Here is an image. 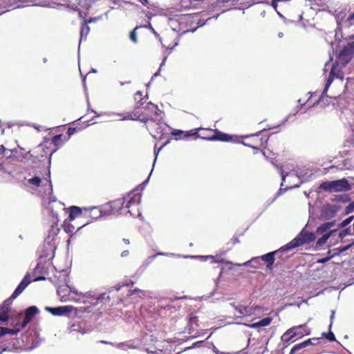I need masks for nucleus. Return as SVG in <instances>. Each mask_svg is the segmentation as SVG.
Returning <instances> with one entry per match:
<instances>
[{"mask_svg": "<svg viewBox=\"0 0 354 354\" xmlns=\"http://www.w3.org/2000/svg\"><path fill=\"white\" fill-rule=\"evenodd\" d=\"M138 203L134 198H131L124 205V198H120L112 201L103 205V211L108 215H119L129 213L131 215H135L131 207L135 206L137 207Z\"/></svg>", "mask_w": 354, "mask_h": 354, "instance_id": "obj_1", "label": "nucleus"}, {"mask_svg": "<svg viewBox=\"0 0 354 354\" xmlns=\"http://www.w3.org/2000/svg\"><path fill=\"white\" fill-rule=\"evenodd\" d=\"M31 279L30 274L27 273L12 295L6 299L0 306V322H5L8 320V313L10 311V305L14 299L21 295L25 288L30 283Z\"/></svg>", "mask_w": 354, "mask_h": 354, "instance_id": "obj_2", "label": "nucleus"}, {"mask_svg": "<svg viewBox=\"0 0 354 354\" xmlns=\"http://www.w3.org/2000/svg\"><path fill=\"white\" fill-rule=\"evenodd\" d=\"M342 45L337 51L336 64L342 66L347 65L354 57V36L348 38H342Z\"/></svg>", "mask_w": 354, "mask_h": 354, "instance_id": "obj_3", "label": "nucleus"}, {"mask_svg": "<svg viewBox=\"0 0 354 354\" xmlns=\"http://www.w3.org/2000/svg\"><path fill=\"white\" fill-rule=\"evenodd\" d=\"M158 108L157 105L148 102L144 107V112L142 113L131 112L124 117V120H139L143 123H147L150 120H153L158 115Z\"/></svg>", "mask_w": 354, "mask_h": 354, "instance_id": "obj_4", "label": "nucleus"}, {"mask_svg": "<svg viewBox=\"0 0 354 354\" xmlns=\"http://www.w3.org/2000/svg\"><path fill=\"white\" fill-rule=\"evenodd\" d=\"M316 239V234L315 232H310L302 230L299 234L290 241L288 243L280 248L281 251H288L301 246L306 243H310L314 241Z\"/></svg>", "mask_w": 354, "mask_h": 354, "instance_id": "obj_5", "label": "nucleus"}, {"mask_svg": "<svg viewBox=\"0 0 354 354\" xmlns=\"http://www.w3.org/2000/svg\"><path fill=\"white\" fill-rule=\"evenodd\" d=\"M264 131H259L257 133L250 136H245L244 138H251L252 139L250 142H243V145L255 149L257 151L256 153L260 151L265 155V153L260 149L261 147L265 148L268 142V136L261 133Z\"/></svg>", "mask_w": 354, "mask_h": 354, "instance_id": "obj_6", "label": "nucleus"}, {"mask_svg": "<svg viewBox=\"0 0 354 354\" xmlns=\"http://www.w3.org/2000/svg\"><path fill=\"white\" fill-rule=\"evenodd\" d=\"M311 333L310 328L307 324L295 326L288 329L282 336L284 342H288L294 337L301 338L306 335H309Z\"/></svg>", "mask_w": 354, "mask_h": 354, "instance_id": "obj_7", "label": "nucleus"}, {"mask_svg": "<svg viewBox=\"0 0 354 354\" xmlns=\"http://www.w3.org/2000/svg\"><path fill=\"white\" fill-rule=\"evenodd\" d=\"M104 294L97 296L92 295L91 293L82 295L80 300L84 304V306L81 307V311L91 313L93 308L104 299Z\"/></svg>", "mask_w": 354, "mask_h": 354, "instance_id": "obj_8", "label": "nucleus"}, {"mask_svg": "<svg viewBox=\"0 0 354 354\" xmlns=\"http://www.w3.org/2000/svg\"><path fill=\"white\" fill-rule=\"evenodd\" d=\"M48 208L50 210L52 217L56 219L57 221H60L62 216H65L68 213V208H66L63 203L56 200L49 202Z\"/></svg>", "mask_w": 354, "mask_h": 354, "instance_id": "obj_9", "label": "nucleus"}, {"mask_svg": "<svg viewBox=\"0 0 354 354\" xmlns=\"http://www.w3.org/2000/svg\"><path fill=\"white\" fill-rule=\"evenodd\" d=\"M214 129H194L189 131L185 134V137L194 136L195 138H201L203 140H210Z\"/></svg>", "mask_w": 354, "mask_h": 354, "instance_id": "obj_10", "label": "nucleus"}, {"mask_svg": "<svg viewBox=\"0 0 354 354\" xmlns=\"http://www.w3.org/2000/svg\"><path fill=\"white\" fill-rule=\"evenodd\" d=\"M340 209L339 206L327 203L324 205L320 211V218L323 220H329L335 216Z\"/></svg>", "mask_w": 354, "mask_h": 354, "instance_id": "obj_11", "label": "nucleus"}, {"mask_svg": "<svg viewBox=\"0 0 354 354\" xmlns=\"http://www.w3.org/2000/svg\"><path fill=\"white\" fill-rule=\"evenodd\" d=\"M279 250H276L274 252H268L261 257H254L251 259L250 261L255 262L259 261V259H261L262 261H265L267 263L266 268L268 269H272L275 261L274 255L277 254Z\"/></svg>", "mask_w": 354, "mask_h": 354, "instance_id": "obj_12", "label": "nucleus"}, {"mask_svg": "<svg viewBox=\"0 0 354 354\" xmlns=\"http://www.w3.org/2000/svg\"><path fill=\"white\" fill-rule=\"evenodd\" d=\"M39 313L37 307L32 306L28 307L24 313V318L23 322L20 324L21 328H25L28 323L31 322L32 318Z\"/></svg>", "mask_w": 354, "mask_h": 354, "instance_id": "obj_13", "label": "nucleus"}, {"mask_svg": "<svg viewBox=\"0 0 354 354\" xmlns=\"http://www.w3.org/2000/svg\"><path fill=\"white\" fill-rule=\"evenodd\" d=\"M351 189V185L346 178L333 180V192H348Z\"/></svg>", "mask_w": 354, "mask_h": 354, "instance_id": "obj_14", "label": "nucleus"}, {"mask_svg": "<svg viewBox=\"0 0 354 354\" xmlns=\"http://www.w3.org/2000/svg\"><path fill=\"white\" fill-rule=\"evenodd\" d=\"M289 1L290 0H272L271 5L277 12L278 15L281 16L280 11L278 10V8L281 12H286L290 8Z\"/></svg>", "mask_w": 354, "mask_h": 354, "instance_id": "obj_15", "label": "nucleus"}, {"mask_svg": "<svg viewBox=\"0 0 354 354\" xmlns=\"http://www.w3.org/2000/svg\"><path fill=\"white\" fill-rule=\"evenodd\" d=\"M11 325L15 326L14 328H8L6 327H0V338L4 336L5 335L9 334V335H17L21 329L23 328H21V324L19 323H15L14 322H12Z\"/></svg>", "mask_w": 354, "mask_h": 354, "instance_id": "obj_16", "label": "nucleus"}, {"mask_svg": "<svg viewBox=\"0 0 354 354\" xmlns=\"http://www.w3.org/2000/svg\"><path fill=\"white\" fill-rule=\"evenodd\" d=\"M209 138L212 141L230 142L232 140V136L223 133L218 129H214L212 136Z\"/></svg>", "mask_w": 354, "mask_h": 354, "instance_id": "obj_17", "label": "nucleus"}, {"mask_svg": "<svg viewBox=\"0 0 354 354\" xmlns=\"http://www.w3.org/2000/svg\"><path fill=\"white\" fill-rule=\"evenodd\" d=\"M57 295L62 301H66L69 300L71 288L68 286H60L57 288Z\"/></svg>", "mask_w": 354, "mask_h": 354, "instance_id": "obj_18", "label": "nucleus"}, {"mask_svg": "<svg viewBox=\"0 0 354 354\" xmlns=\"http://www.w3.org/2000/svg\"><path fill=\"white\" fill-rule=\"evenodd\" d=\"M337 229L330 230L328 232L324 233L321 238H319L315 244V249L320 250L327 242L328 239L330 237V236L337 232Z\"/></svg>", "mask_w": 354, "mask_h": 354, "instance_id": "obj_19", "label": "nucleus"}, {"mask_svg": "<svg viewBox=\"0 0 354 354\" xmlns=\"http://www.w3.org/2000/svg\"><path fill=\"white\" fill-rule=\"evenodd\" d=\"M46 310L55 316H62L70 312L67 306H59L55 308L46 307Z\"/></svg>", "mask_w": 354, "mask_h": 354, "instance_id": "obj_20", "label": "nucleus"}, {"mask_svg": "<svg viewBox=\"0 0 354 354\" xmlns=\"http://www.w3.org/2000/svg\"><path fill=\"white\" fill-rule=\"evenodd\" d=\"M236 311L239 313L238 317H248L252 313V309L248 306L239 305L235 307Z\"/></svg>", "mask_w": 354, "mask_h": 354, "instance_id": "obj_21", "label": "nucleus"}, {"mask_svg": "<svg viewBox=\"0 0 354 354\" xmlns=\"http://www.w3.org/2000/svg\"><path fill=\"white\" fill-rule=\"evenodd\" d=\"M105 216H107V214L103 211V205L101 207H94L90 209V216L93 219H97Z\"/></svg>", "mask_w": 354, "mask_h": 354, "instance_id": "obj_22", "label": "nucleus"}, {"mask_svg": "<svg viewBox=\"0 0 354 354\" xmlns=\"http://www.w3.org/2000/svg\"><path fill=\"white\" fill-rule=\"evenodd\" d=\"M67 214H68V221H71L82 214V209L77 206L73 205L68 209Z\"/></svg>", "mask_w": 354, "mask_h": 354, "instance_id": "obj_23", "label": "nucleus"}, {"mask_svg": "<svg viewBox=\"0 0 354 354\" xmlns=\"http://www.w3.org/2000/svg\"><path fill=\"white\" fill-rule=\"evenodd\" d=\"M335 221L324 223L321 224L316 229V231L315 232V233L316 234V235L321 234L324 232L326 233V232L328 230H329L332 227H333L335 225Z\"/></svg>", "mask_w": 354, "mask_h": 354, "instance_id": "obj_24", "label": "nucleus"}, {"mask_svg": "<svg viewBox=\"0 0 354 354\" xmlns=\"http://www.w3.org/2000/svg\"><path fill=\"white\" fill-rule=\"evenodd\" d=\"M272 321V318L271 317H265L257 322L249 324L248 327L250 328H257L259 327L267 326L271 324Z\"/></svg>", "mask_w": 354, "mask_h": 354, "instance_id": "obj_25", "label": "nucleus"}, {"mask_svg": "<svg viewBox=\"0 0 354 354\" xmlns=\"http://www.w3.org/2000/svg\"><path fill=\"white\" fill-rule=\"evenodd\" d=\"M68 140V138H66V136L63 134L56 135L51 139L52 143L57 147L62 146Z\"/></svg>", "mask_w": 354, "mask_h": 354, "instance_id": "obj_26", "label": "nucleus"}, {"mask_svg": "<svg viewBox=\"0 0 354 354\" xmlns=\"http://www.w3.org/2000/svg\"><path fill=\"white\" fill-rule=\"evenodd\" d=\"M80 122L75 124H74V125H75V127H71L68 129L66 138H68V140L70 139L71 136H73L74 133H75L76 132L80 131L84 128H85L89 125L88 123H86L83 126H80Z\"/></svg>", "mask_w": 354, "mask_h": 354, "instance_id": "obj_27", "label": "nucleus"}, {"mask_svg": "<svg viewBox=\"0 0 354 354\" xmlns=\"http://www.w3.org/2000/svg\"><path fill=\"white\" fill-rule=\"evenodd\" d=\"M353 245H354V241L348 245L335 248L333 250L334 253L332 255H334V257L339 255V254L348 250V249L352 248Z\"/></svg>", "mask_w": 354, "mask_h": 354, "instance_id": "obj_28", "label": "nucleus"}, {"mask_svg": "<svg viewBox=\"0 0 354 354\" xmlns=\"http://www.w3.org/2000/svg\"><path fill=\"white\" fill-rule=\"evenodd\" d=\"M59 222V221H57L56 219L53 221V223L51 225L50 230L49 231V236H54L58 234L59 229L57 226V224Z\"/></svg>", "mask_w": 354, "mask_h": 354, "instance_id": "obj_29", "label": "nucleus"}, {"mask_svg": "<svg viewBox=\"0 0 354 354\" xmlns=\"http://www.w3.org/2000/svg\"><path fill=\"white\" fill-rule=\"evenodd\" d=\"M335 70L336 69H335V67H331L329 75L328 77V79H327V81H326V83L324 91H327V89L328 88V87L330 86L331 83L333 82V80L335 78L334 74H335Z\"/></svg>", "mask_w": 354, "mask_h": 354, "instance_id": "obj_30", "label": "nucleus"}, {"mask_svg": "<svg viewBox=\"0 0 354 354\" xmlns=\"http://www.w3.org/2000/svg\"><path fill=\"white\" fill-rule=\"evenodd\" d=\"M319 188L326 191L333 192V180L322 183Z\"/></svg>", "mask_w": 354, "mask_h": 354, "instance_id": "obj_31", "label": "nucleus"}, {"mask_svg": "<svg viewBox=\"0 0 354 354\" xmlns=\"http://www.w3.org/2000/svg\"><path fill=\"white\" fill-rule=\"evenodd\" d=\"M339 66H341V65H340V64H336V60L332 65V67H335L336 69L335 71L334 76L336 78L342 79L344 77V73H343L342 71L340 68H339Z\"/></svg>", "mask_w": 354, "mask_h": 354, "instance_id": "obj_32", "label": "nucleus"}, {"mask_svg": "<svg viewBox=\"0 0 354 354\" xmlns=\"http://www.w3.org/2000/svg\"><path fill=\"white\" fill-rule=\"evenodd\" d=\"M307 346L308 342H303L299 344H297L292 348L289 354H295L297 351L306 347Z\"/></svg>", "mask_w": 354, "mask_h": 354, "instance_id": "obj_33", "label": "nucleus"}, {"mask_svg": "<svg viewBox=\"0 0 354 354\" xmlns=\"http://www.w3.org/2000/svg\"><path fill=\"white\" fill-rule=\"evenodd\" d=\"M41 182V180L40 177H39V176H34L33 178H31L28 180V183L30 185H33L35 187H39Z\"/></svg>", "mask_w": 354, "mask_h": 354, "instance_id": "obj_34", "label": "nucleus"}, {"mask_svg": "<svg viewBox=\"0 0 354 354\" xmlns=\"http://www.w3.org/2000/svg\"><path fill=\"white\" fill-rule=\"evenodd\" d=\"M353 232H351V227L343 229L339 232L338 236L341 239H343L344 237H346L348 235H353Z\"/></svg>", "mask_w": 354, "mask_h": 354, "instance_id": "obj_35", "label": "nucleus"}, {"mask_svg": "<svg viewBox=\"0 0 354 354\" xmlns=\"http://www.w3.org/2000/svg\"><path fill=\"white\" fill-rule=\"evenodd\" d=\"M187 131H183L181 130H174L171 132V135L176 137V139L178 140L179 138H185V134H186Z\"/></svg>", "mask_w": 354, "mask_h": 354, "instance_id": "obj_36", "label": "nucleus"}, {"mask_svg": "<svg viewBox=\"0 0 354 354\" xmlns=\"http://www.w3.org/2000/svg\"><path fill=\"white\" fill-rule=\"evenodd\" d=\"M353 218H354V216H351L346 218V219L342 221L339 224V228H344V227H346L348 224L351 223V222L353 221Z\"/></svg>", "mask_w": 354, "mask_h": 354, "instance_id": "obj_37", "label": "nucleus"}, {"mask_svg": "<svg viewBox=\"0 0 354 354\" xmlns=\"http://www.w3.org/2000/svg\"><path fill=\"white\" fill-rule=\"evenodd\" d=\"M89 30H90V28L86 24V23H85V22L83 23L81 26V30H80L81 37H82L83 35H87L89 32Z\"/></svg>", "mask_w": 354, "mask_h": 354, "instance_id": "obj_38", "label": "nucleus"}, {"mask_svg": "<svg viewBox=\"0 0 354 354\" xmlns=\"http://www.w3.org/2000/svg\"><path fill=\"white\" fill-rule=\"evenodd\" d=\"M138 27H136L129 34V38L133 43L138 42L136 30Z\"/></svg>", "mask_w": 354, "mask_h": 354, "instance_id": "obj_39", "label": "nucleus"}, {"mask_svg": "<svg viewBox=\"0 0 354 354\" xmlns=\"http://www.w3.org/2000/svg\"><path fill=\"white\" fill-rule=\"evenodd\" d=\"M136 101L137 102L135 107V110L133 112L139 113L138 109L140 108L141 106H142L145 104V100L144 98L140 97L138 100Z\"/></svg>", "mask_w": 354, "mask_h": 354, "instance_id": "obj_40", "label": "nucleus"}, {"mask_svg": "<svg viewBox=\"0 0 354 354\" xmlns=\"http://www.w3.org/2000/svg\"><path fill=\"white\" fill-rule=\"evenodd\" d=\"M323 335L330 342H335L336 340L335 335L331 331H329L328 333H324Z\"/></svg>", "mask_w": 354, "mask_h": 354, "instance_id": "obj_41", "label": "nucleus"}, {"mask_svg": "<svg viewBox=\"0 0 354 354\" xmlns=\"http://www.w3.org/2000/svg\"><path fill=\"white\" fill-rule=\"evenodd\" d=\"M63 228H64V230L66 233H70V232H73V230H74L75 227L73 226H71L70 224L66 223V221H65L63 225Z\"/></svg>", "mask_w": 354, "mask_h": 354, "instance_id": "obj_42", "label": "nucleus"}, {"mask_svg": "<svg viewBox=\"0 0 354 354\" xmlns=\"http://www.w3.org/2000/svg\"><path fill=\"white\" fill-rule=\"evenodd\" d=\"M354 212V201L350 203L345 209L346 214H349Z\"/></svg>", "mask_w": 354, "mask_h": 354, "instance_id": "obj_43", "label": "nucleus"}, {"mask_svg": "<svg viewBox=\"0 0 354 354\" xmlns=\"http://www.w3.org/2000/svg\"><path fill=\"white\" fill-rule=\"evenodd\" d=\"M198 317L195 316L194 314H192L189 317V324L191 325H196L198 326Z\"/></svg>", "mask_w": 354, "mask_h": 354, "instance_id": "obj_44", "label": "nucleus"}, {"mask_svg": "<svg viewBox=\"0 0 354 354\" xmlns=\"http://www.w3.org/2000/svg\"><path fill=\"white\" fill-rule=\"evenodd\" d=\"M333 257H334V255L331 254L330 256L326 257L325 258H323V259H318L317 261V263H326V262L329 261Z\"/></svg>", "mask_w": 354, "mask_h": 354, "instance_id": "obj_45", "label": "nucleus"}, {"mask_svg": "<svg viewBox=\"0 0 354 354\" xmlns=\"http://www.w3.org/2000/svg\"><path fill=\"white\" fill-rule=\"evenodd\" d=\"M313 340V341H317V344L319 343V339L318 338H317V339H315V338L308 339L306 340L305 342H308V346L310 345V344H315V342H312Z\"/></svg>", "mask_w": 354, "mask_h": 354, "instance_id": "obj_46", "label": "nucleus"}, {"mask_svg": "<svg viewBox=\"0 0 354 354\" xmlns=\"http://www.w3.org/2000/svg\"><path fill=\"white\" fill-rule=\"evenodd\" d=\"M142 93L141 91H138L135 94V100H138L140 97H142Z\"/></svg>", "mask_w": 354, "mask_h": 354, "instance_id": "obj_47", "label": "nucleus"}, {"mask_svg": "<svg viewBox=\"0 0 354 354\" xmlns=\"http://www.w3.org/2000/svg\"><path fill=\"white\" fill-rule=\"evenodd\" d=\"M334 316H335V312L333 311L331 315H330V324L329 325V329L330 330L331 328V326H332V324H333V320L334 319Z\"/></svg>", "mask_w": 354, "mask_h": 354, "instance_id": "obj_48", "label": "nucleus"}, {"mask_svg": "<svg viewBox=\"0 0 354 354\" xmlns=\"http://www.w3.org/2000/svg\"><path fill=\"white\" fill-rule=\"evenodd\" d=\"M128 254H129V251H128V250H124V251L121 253V257H127Z\"/></svg>", "mask_w": 354, "mask_h": 354, "instance_id": "obj_49", "label": "nucleus"}, {"mask_svg": "<svg viewBox=\"0 0 354 354\" xmlns=\"http://www.w3.org/2000/svg\"><path fill=\"white\" fill-rule=\"evenodd\" d=\"M45 279H46L45 277H39L35 279L34 281H41V280H45Z\"/></svg>", "mask_w": 354, "mask_h": 354, "instance_id": "obj_50", "label": "nucleus"}, {"mask_svg": "<svg viewBox=\"0 0 354 354\" xmlns=\"http://www.w3.org/2000/svg\"><path fill=\"white\" fill-rule=\"evenodd\" d=\"M140 2L145 6L149 4V0H140Z\"/></svg>", "mask_w": 354, "mask_h": 354, "instance_id": "obj_51", "label": "nucleus"}, {"mask_svg": "<svg viewBox=\"0 0 354 354\" xmlns=\"http://www.w3.org/2000/svg\"><path fill=\"white\" fill-rule=\"evenodd\" d=\"M122 241L126 244V245H129L130 243V241L129 239H122Z\"/></svg>", "mask_w": 354, "mask_h": 354, "instance_id": "obj_52", "label": "nucleus"}, {"mask_svg": "<svg viewBox=\"0 0 354 354\" xmlns=\"http://www.w3.org/2000/svg\"><path fill=\"white\" fill-rule=\"evenodd\" d=\"M136 291H138V289H134L133 290L131 291V295H132L133 292Z\"/></svg>", "mask_w": 354, "mask_h": 354, "instance_id": "obj_53", "label": "nucleus"}, {"mask_svg": "<svg viewBox=\"0 0 354 354\" xmlns=\"http://www.w3.org/2000/svg\"><path fill=\"white\" fill-rule=\"evenodd\" d=\"M206 258H213L212 256H207Z\"/></svg>", "mask_w": 354, "mask_h": 354, "instance_id": "obj_54", "label": "nucleus"}, {"mask_svg": "<svg viewBox=\"0 0 354 354\" xmlns=\"http://www.w3.org/2000/svg\"><path fill=\"white\" fill-rule=\"evenodd\" d=\"M330 252H331V251L329 250L328 251V254H330Z\"/></svg>", "mask_w": 354, "mask_h": 354, "instance_id": "obj_55", "label": "nucleus"}, {"mask_svg": "<svg viewBox=\"0 0 354 354\" xmlns=\"http://www.w3.org/2000/svg\"><path fill=\"white\" fill-rule=\"evenodd\" d=\"M21 314H19L18 317H21Z\"/></svg>", "mask_w": 354, "mask_h": 354, "instance_id": "obj_56", "label": "nucleus"}]
</instances>
